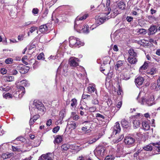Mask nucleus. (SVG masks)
<instances>
[{"label": "nucleus", "mask_w": 160, "mask_h": 160, "mask_svg": "<svg viewBox=\"0 0 160 160\" xmlns=\"http://www.w3.org/2000/svg\"><path fill=\"white\" fill-rule=\"evenodd\" d=\"M34 108L31 109V114L37 113L43 114L45 111V108L42 102L39 101L34 102Z\"/></svg>", "instance_id": "obj_1"}, {"label": "nucleus", "mask_w": 160, "mask_h": 160, "mask_svg": "<svg viewBox=\"0 0 160 160\" xmlns=\"http://www.w3.org/2000/svg\"><path fill=\"white\" fill-rule=\"evenodd\" d=\"M153 148L160 152V142L151 143L143 147V149L147 151H151Z\"/></svg>", "instance_id": "obj_2"}, {"label": "nucleus", "mask_w": 160, "mask_h": 160, "mask_svg": "<svg viewBox=\"0 0 160 160\" xmlns=\"http://www.w3.org/2000/svg\"><path fill=\"white\" fill-rule=\"evenodd\" d=\"M69 43L70 46L72 48L78 47L80 45V42L75 37H70L69 38Z\"/></svg>", "instance_id": "obj_3"}, {"label": "nucleus", "mask_w": 160, "mask_h": 160, "mask_svg": "<svg viewBox=\"0 0 160 160\" xmlns=\"http://www.w3.org/2000/svg\"><path fill=\"white\" fill-rule=\"evenodd\" d=\"M80 61L78 58L72 57L70 58L68 64L71 67H76L79 66L78 62Z\"/></svg>", "instance_id": "obj_4"}, {"label": "nucleus", "mask_w": 160, "mask_h": 160, "mask_svg": "<svg viewBox=\"0 0 160 160\" xmlns=\"http://www.w3.org/2000/svg\"><path fill=\"white\" fill-rule=\"evenodd\" d=\"M53 155L51 153L42 155L39 157V160H52Z\"/></svg>", "instance_id": "obj_5"}, {"label": "nucleus", "mask_w": 160, "mask_h": 160, "mask_svg": "<svg viewBox=\"0 0 160 160\" xmlns=\"http://www.w3.org/2000/svg\"><path fill=\"white\" fill-rule=\"evenodd\" d=\"M17 69L19 70V72L22 74L26 73L29 69L26 66L23 64H20L17 68Z\"/></svg>", "instance_id": "obj_6"}, {"label": "nucleus", "mask_w": 160, "mask_h": 160, "mask_svg": "<svg viewBox=\"0 0 160 160\" xmlns=\"http://www.w3.org/2000/svg\"><path fill=\"white\" fill-rule=\"evenodd\" d=\"M154 99V97L152 95L150 96V98L147 99L144 98H142V103L144 104V102H146L147 103L148 106H151L152 104L153 103V101Z\"/></svg>", "instance_id": "obj_7"}, {"label": "nucleus", "mask_w": 160, "mask_h": 160, "mask_svg": "<svg viewBox=\"0 0 160 160\" xmlns=\"http://www.w3.org/2000/svg\"><path fill=\"white\" fill-rule=\"evenodd\" d=\"M113 131V134L116 135L117 133L120 132L121 131V128L119 123L118 122H116L113 127L112 128Z\"/></svg>", "instance_id": "obj_8"}, {"label": "nucleus", "mask_w": 160, "mask_h": 160, "mask_svg": "<svg viewBox=\"0 0 160 160\" xmlns=\"http://www.w3.org/2000/svg\"><path fill=\"white\" fill-rule=\"evenodd\" d=\"M96 150L97 154L98 156H102L104 155V152L105 151V148L102 146H100L97 147L96 149Z\"/></svg>", "instance_id": "obj_9"}, {"label": "nucleus", "mask_w": 160, "mask_h": 160, "mask_svg": "<svg viewBox=\"0 0 160 160\" xmlns=\"http://www.w3.org/2000/svg\"><path fill=\"white\" fill-rule=\"evenodd\" d=\"M124 141L126 144L130 145L134 143L135 140L134 138L131 137L127 136L125 137Z\"/></svg>", "instance_id": "obj_10"}, {"label": "nucleus", "mask_w": 160, "mask_h": 160, "mask_svg": "<svg viewBox=\"0 0 160 160\" xmlns=\"http://www.w3.org/2000/svg\"><path fill=\"white\" fill-rule=\"evenodd\" d=\"M60 70L61 73L62 75L65 76H67L68 70L67 67L66 66H64L62 68H61L60 66H59L58 69V72H59Z\"/></svg>", "instance_id": "obj_11"}, {"label": "nucleus", "mask_w": 160, "mask_h": 160, "mask_svg": "<svg viewBox=\"0 0 160 160\" xmlns=\"http://www.w3.org/2000/svg\"><path fill=\"white\" fill-rule=\"evenodd\" d=\"M144 81V78L142 77H138L135 80V82L136 85L140 86L142 84Z\"/></svg>", "instance_id": "obj_12"}, {"label": "nucleus", "mask_w": 160, "mask_h": 160, "mask_svg": "<svg viewBox=\"0 0 160 160\" xmlns=\"http://www.w3.org/2000/svg\"><path fill=\"white\" fill-rule=\"evenodd\" d=\"M121 124L122 127L125 128H130V124L125 119H123L121 122Z\"/></svg>", "instance_id": "obj_13"}, {"label": "nucleus", "mask_w": 160, "mask_h": 160, "mask_svg": "<svg viewBox=\"0 0 160 160\" xmlns=\"http://www.w3.org/2000/svg\"><path fill=\"white\" fill-rule=\"evenodd\" d=\"M158 30L156 26L153 25L151 26L148 29L149 34L152 35L154 34Z\"/></svg>", "instance_id": "obj_14"}, {"label": "nucleus", "mask_w": 160, "mask_h": 160, "mask_svg": "<svg viewBox=\"0 0 160 160\" xmlns=\"http://www.w3.org/2000/svg\"><path fill=\"white\" fill-rule=\"evenodd\" d=\"M48 30V28L46 24L41 25L39 28V30L42 33H45Z\"/></svg>", "instance_id": "obj_15"}, {"label": "nucleus", "mask_w": 160, "mask_h": 160, "mask_svg": "<svg viewBox=\"0 0 160 160\" xmlns=\"http://www.w3.org/2000/svg\"><path fill=\"white\" fill-rule=\"evenodd\" d=\"M142 126L143 129L146 131L149 130L150 128L149 124L146 121L142 122Z\"/></svg>", "instance_id": "obj_16"}, {"label": "nucleus", "mask_w": 160, "mask_h": 160, "mask_svg": "<svg viewBox=\"0 0 160 160\" xmlns=\"http://www.w3.org/2000/svg\"><path fill=\"white\" fill-rule=\"evenodd\" d=\"M128 60L131 64H135L137 62V60L135 57H128Z\"/></svg>", "instance_id": "obj_17"}, {"label": "nucleus", "mask_w": 160, "mask_h": 160, "mask_svg": "<svg viewBox=\"0 0 160 160\" xmlns=\"http://www.w3.org/2000/svg\"><path fill=\"white\" fill-rule=\"evenodd\" d=\"M124 62V61L119 60L117 62L116 65L115 66V68L116 71H119V68L122 67Z\"/></svg>", "instance_id": "obj_18"}, {"label": "nucleus", "mask_w": 160, "mask_h": 160, "mask_svg": "<svg viewBox=\"0 0 160 160\" xmlns=\"http://www.w3.org/2000/svg\"><path fill=\"white\" fill-rule=\"evenodd\" d=\"M151 88L152 89L158 91L160 89V86H158V84L157 83L154 82L151 84Z\"/></svg>", "instance_id": "obj_19"}, {"label": "nucleus", "mask_w": 160, "mask_h": 160, "mask_svg": "<svg viewBox=\"0 0 160 160\" xmlns=\"http://www.w3.org/2000/svg\"><path fill=\"white\" fill-rule=\"evenodd\" d=\"M71 146L68 143L64 144L61 146V149L62 151H67L69 148H71Z\"/></svg>", "instance_id": "obj_20"}, {"label": "nucleus", "mask_w": 160, "mask_h": 160, "mask_svg": "<svg viewBox=\"0 0 160 160\" xmlns=\"http://www.w3.org/2000/svg\"><path fill=\"white\" fill-rule=\"evenodd\" d=\"M13 154L12 153H4L2 154V157L3 159H6L10 158L12 156Z\"/></svg>", "instance_id": "obj_21"}, {"label": "nucleus", "mask_w": 160, "mask_h": 160, "mask_svg": "<svg viewBox=\"0 0 160 160\" xmlns=\"http://www.w3.org/2000/svg\"><path fill=\"white\" fill-rule=\"evenodd\" d=\"M110 2V0H107V2L106 3V9H107L108 10V12H107L105 13V14L106 15H108L110 13V12L111 9L109 7Z\"/></svg>", "instance_id": "obj_22"}, {"label": "nucleus", "mask_w": 160, "mask_h": 160, "mask_svg": "<svg viewBox=\"0 0 160 160\" xmlns=\"http://www.w3.org/2000/svg\"><path fill=\"white\" fill-rule=\"evenodd\" d=\"M62 138L61 136L58 135L56 136V137L55 139V140L54 141V144L62 142Z\"/></svg>", "instance_id": "obj_23"}, {"label": "nucleus", "mask_w": 160, "mask_h": 160, "mask_svg": "<svg viewBox=\"0 0 160 160\" xmlns=\"http://www.w3.org/2000/svg\"><path fill=\"white\" fill-rule=\"evenodd\" d=\"M149 63V62H145L143 65L140 67L139 68V71L140 72H141L142 70L147 69Z\"/></svg>", "instance_id": "obj_24"}, {"label": "nucleus", "mask_w": 160, "mask_h": 160, "mask_svg": "<svg viewBox=\"0 0 160 160\" xmlns=\"http://www.w3.org/2000/svg\"><path fill=\"white\" fill-rule=\"evenodd\" d=\"M67 126L69 129L72 130L75 129L76 128L77 126V124L75 122H70V124L68 123Z\"/></svg>", "instance_id": "obj_25"}, {"label": "nucleus", "mask_w": 160, "mask_h": 160, "mask_svg": "<svg viewBox=\"0 0 160 160\" xmlns=\"http://www.w3.org/2000/svg\"><path fill=\"white\" fill-rule=\"evenodd\" d=\"M81 31L84 33H88L89 32L88 26L87 25L83 26L81 30Z\"/></svg>", "instance_id": "obj_26"}, {"label": "nucleus", "mask_w": 160, "mask_h": 160, "mask_svg": "<svg viewBox=\"0 0 160 160\" xmlns=\"http://www.w3.org/2000/svg\"><path fill=\"white\" fill-rule=\"evenodd\" d=\"M157 71V68H152L150 71H147L146 73L148 74L153 75L156 73Z\"/></svg>", "instance_id": "obj_27"}, {"label": "nucleus", "mask_w": 160, "mask_h": 160, "mask_svg": "<svg viewBox=\"0 0 160 160\" xmlns=\"http://www.w3.org/2000/svg\"><path fill=\"white\" fill-rule=\"evenodd\" d=\"M128 52L130 55L129 57H135L137 55L136 53L134 52L133 49H129Z\"/></svg>", "instance_id": "obj_28"}, {"label": "nucleus", "mask_w": 160, "mask_h": 160, "mask_svg": "<svg viewBox=\"0 0 160 160\" xmlns=\"http://www.w3.org/2000/svg\"><path fill=\"white\" fill-rule=\"evenodd\" d=\"M118 7L120 9H124L125 8V4L123 2H119L118 3Z\"/></svg>", "instance_id": "obj_29"}, {"label": "nucleus", "mask_w": 160, "mask_h": 160, "mask_svg": "<svg viewBox=\"0 0 160 160\" xmlns=\"http://www.w3.org/2000/svg\"><path fill=\"white\" fill-rule=\"evenodd\" d=\"M38 28L36 27L33 26L31 27L29 29V31H28V36L30 35V33H32L33 32H34L36 30L38 29Z\"/></svg>", "instance_id": "obj_30"}, {"label": "nucleus", "mask_w": 160, "mask_h": 160, "mask_svg": "<svg viewBox=\"0 0 160 160\" xmlns=\"http://www.w3.org/2000/svg\"><path fill=\"white\" fill-rule=\"evenodd\" d=\"M19 88L20 89V91H22V92L20 94H19L18 95L19 98L22 97V96L24 95V94L25 92V88L23 86H19Z\"/></svg>", "instance_id": "obj_31"}, {"label": "nucleus", "mask_w": 160, "mask_h": 160, "mask_svg": "<svg viewBox=\"0 0 160 160\" xmlns=\"http://www.w3.org/2000/svg\"><path fill=\"white\" fill-rule=\"evenodd\" d=\"M139 122L138 120H135L133 121V127L134 128H138L139 125Z\"/></svg>", "instance_id": "obj_32"}, {"label": "nucleus", "mask_w": 160, "mask_h": 160, "mask_svg": "<svg viewBox=\"0 0 160 160\" xmlns=\"http://www.w3.org/2000/svg\"><path fill=\"white\" fill-rule=\"evenodd\" d=\"M88 16V14H85L84 15L80 17L79 16H78L76 18V20L77 21L78 20H82L84 19H85Z\"/></svg>", "instance_id": "obj_33"}, {"label": "nucleus", "mask_w": 160, "mask_h": 160, "mask_svg": "<svg viewBox=\"0 0 160 160\" xmlns=\"http://www.w3.org/2000/svg\"><path fill=\"white\" fill-rule=\"evenodd\" d=\"M3 96L6 99L12 98V96L9 93H7L6 94L3 93Z\"/></svg>", "instance_id": "obj_34"}, {"label": "nucleus", "mask_w": 160, "mask_h": 160, "mask_svg": "<svg viewBox=\"0 0 160 160\" xmlns=\"http://www.w3.org/2000/svg\"><path fill=\"white\" fill-rule=\"evenodd\" d=\"M88 129V126H85V127H82V130L83 131H85L87 133H89L91 131V130Z\"/></svg>", "instance_id": "obj_35"}, {"label": "nucleus", "mask_w": 160, "mask_h": 160, "mask_svg": "<svg viewBox=\"0 0 160 160\" xmlns=\"http://www.w3.org/2000/svg\"><path fill=\"white\" fill-rule=\"evenodd\" d=\"M99 138H95L89 140L87 142L90 144H92L94 142H95L98 140Z\"/></svg>", "instance_id": "obj_36"}, {"label": "nucleus", "mask_w": 160, "mask_h": 160, "mask_svg": "<svg viewBox=\"0 0 160 160\" xmlns=\"http://www.w3.org/2000/svg\"><path fill=\"white\" fill-rule=\"evenodd\" d=\"M107 19L108 20V18L106 17H101L99 19V21L100 23V24L103 23Z\"/></svg>", "instance_id": "obj_37"}, {"label": "nucleus", "mask_w": 160, "mask_h": 160, "mask_svg": "<svg viewBox=\"0 0 160 160\" xmlns=\"http://www.w3.org/2000/svg\"><path fill=\"white\" fill-rule=\"evenodd\" d=\"M71 102V106L73 107H75L77 103V100L75 98H73L72 99Z\"/></svg>", "instance_id": "obj_38"}, {"label": "nucleus", "mask_w": 160, "mask_h": 160, "mask_svg": "<svg viewBox=\"0 0 160 160\" xmlns=\"http://www.w3.org/2000/svg\"><path fill=\"white\" fill-rule=\"evenodd\" d=\"M64 110H62L60 112L59 116L60 117V120H62L64 117L65 112Z\"/></svg>", "instance_id": "obj_39"}, {"label": "nucleus", "mask_w": 160, "mask_h": 160, "mask_svg": "<svg viewBox=\"0 0 160 160\" xmlns=\"http://www.w3.org/2000/svg\"><path fill=\"white\" fill-rule=\"evenodd\" d=\"M95 93L96 94V95L95 96V97L94 98V100L92 101V102L94 104H98L99 102L98 100L96 99L97 93L96 91L95 92Z\"/></svg>", "instance_id": "obj_40"}, {"label": "nucleus", "mask_w": 160, "mask_h": 160, "mask_svg": "<svg viewBox=\"0 0 160 160\" xmlns=\"http://www.w3.org/2000/svg\"><path fill=\"white\" fill-rule=\"evenodd\" d=\"M13 60L12 58H8L6 59L5 62L6 64H10L13 63Z\"/></svg>", "instance_id": "obj_41"}, {"label": "nucleus", "mask_w": 160, "mask_h": 160, "mask_svg": "<svg viewBox=\"0 0 160 160\" xmlns=\"http://www.w3.org/2000/svg\"><path fill=\"white\" fill-rule=\"evenodd\" d=\"M138 32H139L140 34H145L147 33V31L145 29L141 28L139 29L138 31Z\"/></svg>", "instance_id": "obj_42"}, {"label": "nucleus", "mask_w": 160, "mask_h": 160, "mask_svg": "<svg viewBox=\"0 0 160 160\" xmlns=\"http://www.w3.org/2000/svg\"><path fill=\"white\" fill-rule=\"evenodd\" d=\"M110 59V58L109 57H106L104 58L103 62V64L104 65L107 64L108 63V62L109 61V59Z\"/></svg>", "instance_id": "obj_43"}, {"label": "nucleus", "mask_w": 160, "mask_h": 160, "mask_svg": "<svg viewBox=\"0 0 160 160\" xmlns=\"http://www.w3.org/2000/svg\"><path fill=\"white\" fill-rule=\"evenodd\" d=\"M31 115H32L33 118H32L34 120H35L36 121L37 119H38V118L40 117V115L38 114H31Z\"/></svg>", "instance_id": "obj_44"}, {"label": "nucleus", "mask_w": 160, "mask_h": 160, "mask_svg": "<svg viewBox=\"0 0 160 160\" xmlns=\"http://www.w3.org/2000/svg\"><path fill=\"white\" fill-rule=\"evenodd\" d=\"M88 92H90L92 93L94 92L95 91V88L92 86H89L88 87Z\"/></svg>", "instance_id": "obj_45"}, {"label": "nucleus", "mask_w": 160, "mask_h": 160, "mask_svg": "<svg viewBox=\"0 0 160 160\" xmlns=\"http://www.w3.org/2000/svg\"><path fill=\"white\" fill-rule=\"evenodd\" d=\"M60 127L59 126H57L53 128L52 132L54 133H56L58 131Z\"/></svg>", "instance_id": "obj_46"}, {"label": "nucleus", "mask_w": 160, "mask_h": 160, "mask_svg": "<svg viewBox=\"0 0 160 160\" xmlns=\"http://www.w3.org/2000/svg\"><path fill=\"white\" fill-rule=\"evenodd\" d=\"M114 157L112 156H108L105 158L104 160H113Z\"/></svg>", "instance_id": "obj_47"}, {"label": "nucleus", "mask_w": 160, "mask_h": 160, "mask_svg": "<svg viewBox=\"0 0 160 160\" xmlns=\"http://www.w3.org/2000/svg\"><path fill=\"white\" fill-rule=\"evenodd\" d=\"M44 56V55L43 53H41L37 57V59L38 60H41L42 59L43 56Z\"/></svg>", "instance_id": "obj_48"}, {"label": "nucleus", "mask_w": 160, "mask_h": 160, "mask_svg": "<svg viewBox=\"0 0 160 160\" xmlns=\"http://www.w3.org/2000/svg\"><path fill=\"white\" fill-rule=\"evenodd\" d=\"M13 79L14 78L12 76H8L7 78V80L8 82L12 81Z\"/></svg>", "instance_id": "obj_49"}, {"label": "nucleus", "mask_w": 160, "mask_h": 160, "mask_svg": "<svg viewBox=\"0 0 160 160\" xmlns=\"http://www.w3.org/2000/svg\"><path fill=\"white\" fill-rule=\"evenodd\" d=\"M39 10L37 8H34L32 9V12L33 14H36L38 13Z\"/></svg>", "instance_id": "obj_50"}, {"label": "nucleus", "mask_w": 160, "mask_h": 160, "mask_svg": "<svg viewBox=\"0 0 160 160\" xmlns=\"http://www.w3.org/2000/svg\"><path fill=\"white\" fill-rule=\"evenodd\" d=\"M11 73L13 75H16L17 74L18 72L15 69H13L11 71Z\"/></svg>", "instance_id": "obj_51"}, {"label": "nucleus", "mask_w": 160, "mask_h": 160, "mask_svg": "<svg viewBox=\"0 0 160 160\" xmlns=\"http://www.w3.org/2000/svg\"><path fill=\"white\" fill-rule=\"evenodd\" d=\"M16 139L17 140L20 141L22 142H23L25 140V138L22 136H20L18 137Z\"/></svg>", "instance_id": "obj_52"}, {"label": "nucleus", "mask_w": 160, "mask_h": 160, "mask_svg": "<svg viewBox=\"0 0 160 160\" xmlns=\"http://www.w3.org/2000/svg\"><path fill=\"white\" fill-rule=\"evenodd\" d=\"M12 148L13 150L14 151H19L20 150V149L18 148L17 147H15L14 146H12Z\"/></svg>", "instance_id": "obj_53"}, {"label": "nucleus", "mask_w": 160, "mask_h": 160, "mask_svg": "<svg viewBox=\"0 0 160 160\" xmlns=\"http://www.w3.org/2000/svg\"><path fill=\"white\" fill-rule=\"evenodd\" d=\"M96 117L97 118H102L103 119H105L104 117L102 115L99 113H97L96 114Z\"/></svg>", "instance_id": "obj_54"}, {"label": "nucleus", "mask_w": 160, "mask_h": 160, "mask_svg": "<svg viewBox=\"0 0 160 160\" xmlns=\"http://www.w3.org/2000/svg\"><path fill=\"white\" fill-rule=\"evenodd\" d=\"M142 151L140 150H138L137 151L135 152L133 155V156L134 157H136L139 154L140 152Z\"/></svg>", "instance_id": "obj_55"}, {"label": "nucleus", "mask_w": 160, "mask_h": 160, "mask_svg": "<svg viewBox=\"0 0 160 160\" xmlns=\"http://www.w3.org/2000/svg\"><path fill=\"white\" fill-rule=\"evenodd\" d=\"M133 18L131 17H127L126 18V20L128 22H130L132 21Z\"/></svg>", "instance_id": "obj_56"}, {"label": "nucleus", "mask_w": 160, "mask_h": 160, "mask_svg": "<svg viewBox=\"0 0 160 160\" xmlns=\"http://www.w3.org/2000/svg\"><path fill=\"white\" fill-rule=\"evenodd\" d=\"M124 138V135L122 134L120 135L117 140V142H118L123 139Z\"/></svg>", "instance_id": "obj_57"}, {"label": "nucleus", "mask_w": 160, "mask_h": 160, "mask_svg": "<svg viewBox=\"0 0 160 160\" xmlns=\"http://www.w3.org/2000/svg\"><path fill=\"white\" fill-rule=\"evenodd\" d=\"M96 108L95 107H92L89 108V110L90 112H94L96 110Z\"/></svg>", "instance_id": "obj_58"}, {"label": "nucleus", "mask_w": 160, "mask_h": 160, "mask_svg": "<svg viewBox=\"0 0 160 160\" xmlns=\"http://www.w3.org/2000/svg\"><path fill=\"white\" fill-rule=\"evenodd\" d=\"M32 22H31V21H28L27 22H25L24 24V26H27L31 24H32Z\"/></svg>", "instance_id": "obj_59"}, {"label": "nucleus", "mask_w": 160, "mask_h": 160, "mask_svg": "<svg viewBox=\"0 0 160 160\" xmlns=\"http://www.w3.org/2000/svg\"><path fill=\"white\" fill-rule=\"evenodd\" d=\"M1 73L2 74H4L7 73V70L6 69H2L1 70Z\"/></svg>", "instance_id": "obj_60"}, {"label": "nucleus", "mask_w": 160, "mask_h": 160, "mask_svg": "<svg viewBox=\"0 0 160 160\" xmlns=\"http://www.w3.org/2000/svg\"><path fill=\"white\" fill-rule=\"evenodd\" d=\"M23 38V35H19L18 37V39L19 41L22 40Z\"/></svg>", "instance_id": "obj_61"}, {"label": "nucleus", "mask_w": 160, "mask_h": 160, "mask_svg": "<svg viewBox=\"0 0 160 160\" xmlns=\"http://www.w3.org/2000/svg\"><path fill=\"white\" fill-rule=\"evenodd\" d=\"M10 89V88L9 87H7L6 88H2V90L5 91H8Z\"/></svg>", "instance_id": "obj_62"}, {"label": "nucleus", "mask_w": 160, "mask_h": 160, "mask_svg": "<svg viewBox=\"0 0 160 160\" xmlns=\"http://www.w3.org/2000/svg\"><path fill=\"white\" fill-rule=\"evenodd\" d=\"M32 119V118H31L29 121V124L30 126L32 125L35 122V121L34 120Z\"/></svg>", "instance_id": "obj_63"}, {"label": "nucleus", "mask_w": 160, "mask_h": 160, "mask_svg": "<svg viewBox=\"0 0 160 160\" xmlns=\"http://www.w3.org/2000/svg\"><path fill=\"white\" fill-rule=\"evenodd\" d=\"M122 103L121 102H119L117 105L116 107L117 108H120L121 106Z\"/></svg>", "instance_id": "obj_64"}]
</instances>
